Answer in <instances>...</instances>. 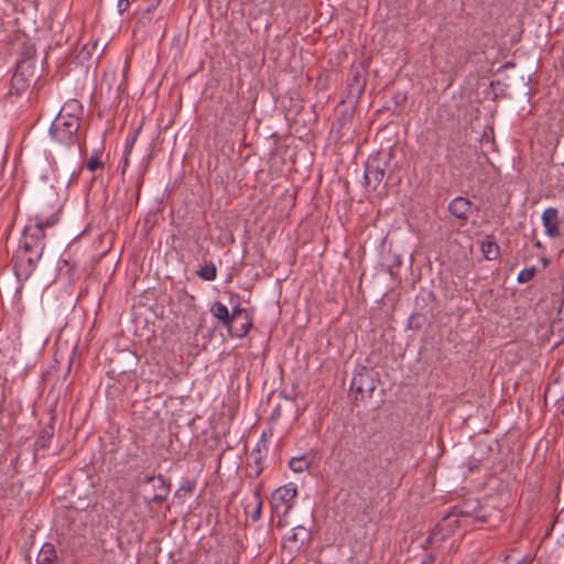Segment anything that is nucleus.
<instances>
[{"label":"nucleus","instance_id":"39448f33","mask_svg":"<svg viewBox=\"0 0 564 564\" xmlns=\"http://www.w3.org/2000/svg\"><path fill=\"white\" fill-rule=\"evenodd\" d=\"M542 223L545 229V234L549 237H558L560 231V219L558 212L556 208L549 207L542 214Z\"/></svg>","mask_w":564,"mask_h":564},{"label":"nucleus","instance_id":"4be33fe9","mask_svg":"<svg viewBox=\"0 0 564 564\" xmlns=\"http://www.w3.org/2000/svg\"><path fill=\"white\" fill-rule=\"evenodd\" d=\"M520 564H531V560L530 558H523Z\"/></svg>","mask_w":564,"mask_h":564},{"label":"nucleus","instance_id":"6e6552de","mask_svg":"<svg viewBox=\"0 0 564 564\" xmlns=\"http://www.w3.org/2000/svg\"><path fill=\"white\" fill-rule=\"evenodd\" d=\"M260 495H261V488L260 487L254 488L252 500L249 503H247V506H246V512L249 513L252 521H258L261 517L263 503H262Z\"/></svg>","mask_w":564,"mask_h":564},{"label":"nucleus","instance_id":"5701e85b","mask_svg":"<svg viewBox=\"0 0 564 564\" xmlns=\"http://www.w3.org/2000/svg\"><path fill=\"white\" fill-rule=\"evenodd\" d=\"M421 564H426V562H425V561H423Z\"/></svg>","mask_w":564,"mask_h":564},{"label":"nucleus","instance_id":"b1692460","mask_svg":"<svg viewBox=\"0 0 564 564\" xmlns=\"http://www.w3.org/2000/svg\"><path fill=\"white\" fill-rule=\"evenodd\" d=\"M563 415H564V408H563Z\"/></svg>","mask_w":564,"mask_h":564},{"label":"nucleus","instance_id":"7ed1b4c3","mask_svg":"<svg viewBox=\"0 0 564 564\" xmlns=\"http://www.w3.org/2000/svg\"><path fill=\"white\" fill-rule=\"evenodd\" d=\"M296 494V487L293 484L275 489L271 496L273 513L278 517H285L293 507Z\"/></svg>","mask_w":564,"mask_h":564},{"label":"nucleus","instance_id":"20e7f679","mask_svg":"<svg viewBox=\"0 0 564 564\" xmlns=\"http://www.w3.org/2000/svg\"><path fill=\"white\" fill-rule=\"evenodd\" d=\"M351 388L361 395H370L376 389V380L371 370L361 368L357 371L351 380Z\"/></svg>","mask_w":564,"mask_h":564},{"label":"nucleus","instance_id":"0eeeda50","mask_svg":"<svg viewBox=\"0 0 564 564\" xmlns=\"http://www.w3.org/2000/svg\"><path fill=\"white\" fill-rule=\"evenodd\" d=\"M471 209V203L469 199L457 196L448 204L449 213L462 220H466Z\"/></svg>","mask_w":564,"mask_h":564},{"label":"nucleus","instance_id":"ddd939ff","mask_svg":"<svg viewBox=\"0 0 564 564\" xmlns=\"http://www.w3.org/2000/svg\"><path fill=\"white\" fill-rule=\"evenodd\" d=\"M150 481H152L154 484V486L158 485V486L161 487V492L156 494L155 496H153L151 498V500H153V501H161V500H163L165 498L166 494H167V489L165 487V482H164L163 478L162 477H158V478L152 477L150 479Z\"/></svg>","mask_w":564,"mask_h":564},{"label":"nucleus","instance_id":"6ab92c4d","mask_svg":"<svg viewBox=\"0 0 564 564\" xmlns=\"http://www.w3.org/2000/svg\"><path fill=\"white\" fill-rule=\"evenodd\" d=\"M22 74L21 73H15L12 77V85L18 87V88H22L23 85H22Z\"/></svg>","mask_w":564,"mask_h":564},{"label":"nucleus","instance_id":"dca6fc26","mask_svg":"<svg viewBox=\"0 0 564 564\" xmlns=\"http://www.w3.org/2000/svg\"><path fill=\"white\" fill-rule=\"evenodd\" d=\"M534 273H535L534 268L524 269V270L520 271V273L518 275V281L521 283L529 282L533 278Z\"/></svg>","mask_w":564,"mask_h":564},{"label":"nucleus","instance_id":"aec40b11","mask_svg":"<svg viewBox=\"0 0 564 564\" xmlns=\"http://www.w3.org/2000/svg\"><path fill=\"white\" fill-rule=\"evenodd\" d=\"M134 141H135V135H133V137H132L128 142H127V144H126V152H128V151H130V150H131V148H132V145H133Z\"/></svg>","mask_w":564,"mask_h":564},{"label":"nucleus","instance_id":"1a4fd4ad","mask_svg":"<svg viewBox=\"0 0 564 564\" xmlns=\"http://www.w3.org/2000/svg\"><path fill=\"white\" fill-rule=\"evenodd\" d=\"M55 562L56 553L54 546L50 543L44 544L37 554L36 564H55Z\"/></svg>","mask_w":564,"mask_h":564},{"label":"nucleus","instance_id":"2eb2a0df","mask_svg":"<svg viewBox=\"0 0 564 564\" xmlns=\"http://www.w3.org/2000/svg\"><path fill=\"white\" fill-rule=\"evenodd\" d=\"M308 531L307 529H305L304 527H296L293 529V533L291 535V539L294 541V542H300L301 544L304 543L305 540L308 539Z\"/></svg>","mask_w":564,"mask_h":564},{"label":"nucleus","instance_id":"4468645a","mask_svg":"<svg viewBox=\"0 0 564 564\" xmlns=\"http://www.w3.org/2000/svg\"><path fill=\"white\" fill-rule=\"evenodd\" d=\"M482 253L489 260L495 259L498 254L497 245L492 241H487L481 246Z\"/></svg>","mask_w":564,"mask_h":564},{"label":"nucleus","instance_id":"412c9836","mask_svg":"<svg viewBox=\"0 0 564 564\" xmlns=\"http://www.w3.org/2000/svg\"><path fill=\"white\" fill-rule=\"evenodd\" d=\"M250 327H251V324H250V323H249V324H247V325H243V327H242V332H241L240 336L246 335V334L248 333V330H249V328H250Z\"/></svg>","mask_w":564,"mask_h":564},{"label":"nucleus","instance_id":"f257e3e1","mask_svg":"<svg viewBox=\"0 0 564 564\" xmlns=\"http://www.w3.org/2000/svg\"><path fill=\"white\" fill-rule=\"evenodd\" d=\"M78 109L79 105L73 100L66 104L56 116L50 133L57 142L66 145L74 143L80 126L79 118L75 113Z\"/></svg>","mask_w":564,"mask_h":564},{"label":"nucleus","instance_id":"423d86ee","mask_svg":"<svg viewBox=\"0 0 564 564\" xmlns=\"http://www.w3.org/2000/svg\"><path fill=\"white\" fill-rule=\"evenodd\" d=\"M212 314L227 328H231L237 315L241 313L240 308L234 310L231 313L227 306L220 302H216L212 306Z\"/></svg>","mask_w":564,"mask_h":564},{"label":"nucleus","instance_id":"a211bd4d","mask_svg":"<svg viewBox=\"0 0 564 564\" xmlns=\"http://www.w3.org/2000/svg\"><path fill=\"white\" fill-rule=\"evenodd\" d=\"M130 6L129 0H119L117 3V10L119 13H123Z\"/></svg>","mask_w":564,"mask_h":564},{"label":"nucleus","instance_id":"9b49d317","mask_svg":"<svg viewBox=\"0 0 564 564\" xmlns=\"http://www.w3.org/2000/svg\"><path fill=\"white\" fill-rule=\"evenodd\" d=\"M216 267L213 263H210L202 267L197 271V275L203 280L213 281L216 278Z\"/></svg>","mask_w":564,"mask_h":564},{"label":"nucleus","instance_id":"f8f14e48","mask_svg":"<svg viewBox=\"0 0 564 564\" xmlns=\"http://www.w3.org/2000/svg\"><path fill=\"white\" fill-rule=\"evenodd\" d=\"M290 468L295 473H302L308 468L305 457H293L289 463Z\"/></svg>","mask_w":564,"mask_h":564},{"label":"nucleus","instance_id":"f03ea898","mask_svg":"<svg viewBox=\"0 0 564 564\" xmlns=\"http://www.w3.org/2000/svg\"><path fill=\"white\" fill-rule=\"evenodd\" d=\"M34 226H29L25 229V249H31L32 243L29 239L41 240L44 238V229L54 226L58 221V205L41 203L37 206L36 214L34 216Z\"/></svg>","mask_w":564,"mask_h":564},{"label":"nucleus","instance_id":"9d476101","mask_svg":"<svg viewBox=\"0 0 564 564\" xmlns=\"http://www.w3.org/2000/svg\"><path fill=\"white\" fill-rule=\"evenodd\" d=\"M478 507H479L478 501H476V500L467 501V502H465V505L463 507L462 513L473 517L477 520L485 521L486 516L480 513V511L478 510Z\"/></svg>","mask_w":564,"mask_h":564},{"label":"nucleus","instance_id":"f3484780","mask_svg":"<svg viewBox=\"0 0 564 564\" xmlns=\"http://www.w3.org/2000/svg\"><path fill=\"white\" fill-rule=\"evenodd\" d=\"M102 165V163L100 162V160L97 158V156H91L88 161H87V169L91 172L96 171L97 169H99L100 166Z\"/></svg>","mask_w":564,"mask_h":564}]
</instances>
